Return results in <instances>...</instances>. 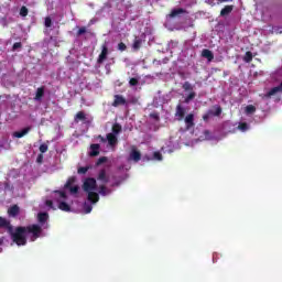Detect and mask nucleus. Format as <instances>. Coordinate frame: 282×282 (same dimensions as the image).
I'll use <instances>...</instances> for the list:
<instances>
[{"label": "nucleus", "mask_w": 282, "mask_h": 282, "mask_svg": "<svg viewBox=\"0 0 282 282\" xmlns=\"http://www.w3.org/2000/svg\"><path fill=\"white\" fill-rule=\"evenodd\" d=\"M245 63H252V52L248 51L243 57Z\"/></svg>", "instance_id": "27"}, {"label": "nucleus", "mask_w": 282, "mask_h": 282, "mask_svg": "<svg viewBox=\"0 0 282 282\" xmlns=\"http://www.w3.org/2000/svg\"><path fill=\"white\" fill-rule=\"evenodd\" d=\"M119 185V183H117V184H113V186H118Z\"/></svg>", "instance_id": "54"}, {"label": "nucleus", "mask_w": 282, "mask_h": 282, "mask_svg": "<svg viewBox=\"0 0 282 282\" xmlns=\"http://www.w3.org/2000/svg\"><path fill=\"white\" fill-rule=\"evenodd\" d=\"M74 182H76L75 177H69L66 182V184L64 185V188L68 189L72 188V186L74 185Z\"/></svg>", "instance_id": "26"}, {"label": "nucleus", "mask_w": 282, "mask_h": 282, "mask_svg": "<svg viewBox=\"0 0 282 282\" xmlns=\"http://www.w3.org/2000/svg\"><path fill=\"white\" fill-rule=\"evenodd\" d=\"M238 129L242 132H246L248 129H250V126H248L246 122H240Z\"/></svg>", "instance_id": "30"}, {"label": "nucleus", "mask_w": 282, "mask_h": 282, "mask_svg": "<svg viewBox=\"0 0 282 282\" xmlns=\"http://www.w3.org/2000/svg\"><path fill=\"white\" fill-rule=\"evenodd\" d=\"M67 191H69L70 195H77L79 187L78 185L70 186Z\"/></svg>", "instance_id": "31"}, {"label": "nucleus", "mask_w": 282, "mask_h": 282, "mask_svg": "<svg viewBox=\"0 0 282 282\" xmlns=\"http://www.w3.org/2000/svg\"><path fill=\"white\" fill-rule=\"evenodd\" d=\"M275 34H282V28L281 26H274L273 28Z\"/></svg>", "instance_id": "49"}, {"label": "nucleus", "mask_w": 282, "mask_h": 282, "mask_svg": "<svg viewBox=\"0 0 282 282\" xmlns=\"http://www.w3.org/2000/svg\"><path fill=\"white\" fill-rule=\"evenodd\" d=\"M87 120V115H85L84 111H78L76 115H75V118H74V122L78 123V122H85Z\"/></svg>", "instance_id": "17"}, {"label": "nucleus", "mask_w": 282, "mask_h": 282, "mask_svg": "<svg viewBox=\"0 0 282 282\" xmlns=\"http://www.w3.org/2000/svg\"><path fill=\"white\" fill-rule=\"evenodd\" d=\"M106 140L108 141L109 147H116V144H118V137L113 133H108Z\"/></svg>", "instance_id": "15"}, {"label": "nucleus", "mask_w": 282, "mask_h": 282, "mask_svg": "<svg viewBox=\"0 0 282 282\" xmlns=\"http://www.w3.org/2000/svg\"><path fill=\"white\" fill-rule=\"evenodd\" d=\"M99 193H100V195H109V193H111V191H109V189H107V186H105V185H100L99 186Z\"/></svg>", "instance_id": "29"}, {"label": "nucleus", "mask_w": 282, "mask_h": 282, "mask_svg": "<svg viewBox=\"0 0 282 282\" xmlns=\"http://www.w3.org/2000/svg\"><path fill=\"white\" fill-rule=\"evenodd\" d=\"M43 96H45V86L39 87L36 89L34 100L36 102H41L43 100Z\"/></svg>", "instance_id": "10"}, {"label": "nucleus", "mask_w": 282, "mask_h": 282, "mask_svg": "<svg viewBox=\"0 0 282 282\" xmlns=\"http://www.w3.org/2000/svg\"><path fill=\"white\" fill-rule=\"evenodd\" d=\"M55 193H56L57 195H59V197H61L62 199H67V194H66L65 192H63V191H55Z\"/></svg>", "instance_id": "44"}, {"label": "nucleus", "mask_w": 282, "mask_h": 282, "mask_svg": "<svg viewBox=\"0 0 282 282\" xmlns=\"http://www.w3.org/2000/svg\"><path fill=\"white\" fill-rule=\"evenodd\" d=\"M117 50H119V52H126L127 44H124V42H120L117 46Z\"/></svg>", "instance_id": "39"}, {"label": "nucleus", "mask_w": 282, "mask_h": 282, "mask_svg": "<svg viewBox=\"0 0 282 282\" xmlns=\"http://www.w3.org/2000/svg\"><path fill=\"white\" fill-rule=\"evenodd\" d=\"M58 208L64 213H69V210H72V206H69V204H67L66 202H59Z\"/></svg>", "instance_id": "21"}, {"label": "nucleus", "mask_w": 282, "mask_h": 282, "mask_svg": "<svg viewBox=\"0 0 282 282\" xmlns=\"http://www.w3.org/2000/svg\"><path fill=\"white\" fill-rule=\"evenodd\" d=\"M150 118H152L153 120H160V113H158V112H152V113H150Z\"/></svg>", "instance_id": "45"}, {"label": "nucleus", "mask_w": 282, "mask_h": 282, "mask_svg": "<svg viewBox=\"0 0 282 282\" xmlns=\"http://www.w3.org/2000/svg\"><path fill=\"white\" fill-rule=\"evenodd\" d=\"M0 246H3V238H0Z\"/></svg>", "instance_id": "53"}, {"label": "nucleus", "mask_w": 282, "mask_h": 282, "mask_svg": "<svg viewBox=\"0 0 282 282\" xmlns=\"http://www.w3.org/2000/svg\"><path fill=\"white\" fill-rule=\"evenodd\" d=\"M139 83H140V80L138 78H135V77H132L129 80L130 87H137V85H139Z\"/></svg>", "instance_id": "33"}, {"label": "nucleus", "mask_w": 282, "mask_h": 282, "mask_svg": "<svg viewBox=\"0 0 282 282\" xmlns=\"http://www.w3.org/2000/svg\"><path fill=\"white\" fill-rule=\"evenodd\" d=\"M182 14H188V11L183 8H175L172 9V11L166 15V19H180Z\"/></svg>", "instance_id": "2"}, {"label": "nucleus", "mask_w": 282, "mask_h": 282, "mask_svg": "<svg viewBox=\"0 0 282 282\" xmlns=\"http://www.w3.org/2000/svg\"><path fill=\"white\" fill-rule=\"evenodd\" d=\"M130 160H133V162H140V160H142V154L140 151L133 149L130 153Z\"/></svg>", "instance_id": "18"}, {"label": "nucleus", "mask_w": 282, "mask_h": 282, "mask_svg": "<svg viewBox=\"0 0 282 282\" xmlns=\"http://www.w3.org/2000/svg\"><path fill=\"white\" fill-rule=\"evenodd\" d=\"M45 205H46L48 208H54V202H52V200H50V199H47V200L45 202Z\"/></svg>", "instance_id": "48"}, {"label": "nucleus", "mask_w": 282, "mask_h": 282, "mask_svg": "<svg viewBox=\"0 0 282 282\" xmlns=\"http://www.w3.org/2000/svg\"><path fill=\"white\" fill-rule=\"evenodd\" d=\"M115 100L112 102V107H120L122 105H127V99L122 97V95H115Z\"/></svg>", "instance_id": "9"}, {"label": "nucleus", "mask_w": 282, "mask_h": 282, "mask_svg": "<svg viewBox=\"0 0 282 282\" xmlns=\"http://www.w3.org/2000/svg\"><path fill=\"white\" fill-rule=\"evenodd\" d=\"M100 199V196L96 192H88V202H91V204H98Z\"/></svg>", "instance_id": "16"}, {"label": "nucleus", "mask_w": 282, "mask_h": 282, "mask_svg": "<svg viewBox=\"0 0 282 282\" xmlns=\"http://www.w3.org/2000/svg\"><path fill=\"white\" fill-rule=\"evenodd\" d=\"M41 232H43V228H41L40 225H29L26 227L19 226L15 228V231L14 227H12V231L9 232V235L13 243H17V246H25V243H28L26 235H31V241H36V239L41 237Z\"/></svg>", "instance_id": "1"}, {"label": "nucleus", "mask_w": 282, "mask_h": 282, "mask_svg": "<svg viewBox=\"0 0 282 282\" xmlns=\"http://www.w3.org/2000/svg\"><path fill=\"white\" fill-rule=\"evenodd\" d=\"M122 132V126L120 123H113L112 126V133L113 135H118V133Z\"/></svg>", "instance_id": "24"}, {"label": "nucleus", "mask_w": 282, "mask_h": 282, "mask_svg": "<svg viewBox=\"0 0 282 282\" xmlns=\"http://www.w3.org/2000/svg\"><path fill=\"white\" fill-rule=\"evenodd\" d=\"M281 93H282V90H281L280 86H275L267 93L265 97L272 98V96H276V94H281Z\"/></svg>", "instance_id": "19"}, {"label": "nucleus", "mask_w": 282, "mask_h": 282, "mask_svg": "<svg viewBox=\"0 0 282 282\" xmlns=\"http://www.w3.org/2000/svg\"><path fill=\"white\" fill-rule=\"evenodd\" d=\"M48 215H47V213H40L39 215H37V221L40 223V224H45V221H47V219H48Z\"/></svg>", "instance_id": "23"}, {"label": "nucleus", "mask_w": 282, "mask_h": 282, "mask_svg": "<svg viewBox=\"0 0 282 282\" xmlns=\"http://www.w3.org/2000/svg\"><path fill=\"white\" fill-rule=\"evenodd\" d=\"M230 1H232V0H218V3H228Z\"/></svg>", "instance_id": "52"}, {"label": "nucleus", "mask_w": 282, "mask_h": 282, "mask_svg": "<svg viewBox=\"0 0 282 282\" xmlns=\"http://www.w3.org/2000/svg\"><path fill=\"white\" fill-rule=\"evenodd\" d=\"M97 138H98V140H100V142H107V139H105V137H102L100 134Z\"/></svg>", "instance_id": "51"}, {"label": "nucleus", "mask_w": 282, "mask_h": 282, "mask_svg": "<svg viewBox=\"0 0 282 282\" xmlns=\"http://www.w3.org/2000/svg\"><path fill=\"white\" fill-rule=\"evenodd\" d=\"M12 223L8 218L0 216V228H4L8 232H12Z\"/></svg>", "instance_id": "8"}, {"label": "nucleus", "mask_w": 282, "mask_h": 282, "mask_svg": "<svg viewBox=\"0 0 282 282\" xmlns=\"http://www.w3.org/2000/svg\"><path fill=\"white\" fill-rule=\"evenodd\" d=\"M89 169H91V166H80L77 169V173L78 175H85L87 174V171H89Z\"/></svg>", "instance_id": "25"}, {"label": "nucleus", "mask_w": 282, "mask_h": 282, "mask_svg": "<svg viewBox=\"0 0 282 282\" xmlns=\"http://www.w3.org/2000/svg\"><path fill=\"white\" fill-rule=\"evenodd\" d=\"M153 158H154V160H158L160 162V161H162V153L154 152Z\"/></svg>", "instance_id": "46"}, {"label": "nucleus", "mask_w": 282, "mask_h": 282, "mask_svg": "<svg viewBox=\"0 0 282 282\" xmlns=\"http://www.w3.org/2000/svg\"><path fill=\"white\" fill-rule=\"evenodd\" d=\"M107 56H109V47L106 44L101 45V53L99 54L97 58L98 65H102L105 63Z\"/></svg>", "instance_id": "4"}, {"label": "nucleus", "mask_w": 282, "mask_h": 282, "mask_svg": "<svg viewBox=\"0 0 282 282\" xmlns=\"http://www.w3.org/2000/svg\"><path fill=\"white\" fill-rule=\"evenodd\" d=\"M213 116H221V107H217L216 111L213 112Z\"/></svg>", "instance_id": "47"}, {"label": "nucleus", "mask_w": 282, "mask_h": 282, "mask_svg": "<svg viewBox=\"0 0 282 282\" xmlns=\"http://www.w3.org/2000/svg\"><path fill=\"white\" fill-rule=\"evenodd\" d=\"M97 180L102 184H109V176L107 175V170L101 169L97 175Z\"/></svg>", "instance_id": "7"}, {"label": "nucleus", "mask_w": 282, "mask_h": 282, "mask_svg": "<svg viewBox=\"0 0 282 282\" xmlns=\"http://www.w3.org/2000/svg\"><path fill=\"white\" fill-rule=\"evenodd\" d=\"M29 12L28 7L23 6L20 9V17H28Z\"/></svg>", "instance_id": "32"}, {"label": "nucleus", "mask_w": 282, "mask_h": 282, "mask_svg": "<svg viewBox=\"0 0 282 282\" xmlns=\"http://www.w3.org/2000/svg\"><path fill=\"white\" fill-rule=\"evenodd\" d=\"M48 145L46 143H42L40 145V152L41 153H47Z\"/></svg>", "instance_id": "41"}, {"label": "nucleus", "mask_w": 282, "mask_h": 282, "mask_svg": "<svg viewBox=\"0 0 282 282\" xmlns=\"http://www.w3.org/2000/svg\"><path fill=\"white\" fill-rule=\"evenodd\" d=\"M89 155H90V158H96V156L100 155V144H98V143L90 144Z\"/></svg>", "instance_id": "11"}, {"label": "nucleus", "mask_w": 282, "mask_h": 282, "mask_svg": "<svg viewBox=\"0 0 282 282\" xmlns=\"http://www.w3.org/2000/svg\"><path fill=\"white\" fill-rule=\"evenodd\" d=\"M45 28H50L52 25V18L46 17L44 20Z\"/></svg>", "instance_id": "43"}, {"label": "nucleus", "mask_w": 282, "mask_h": 282, "mask_svg": "<svg viewBox=\"0 0 282 282\" xmlns=\"http://www.w3.org/2000/svg\"><path fill=\"white\" fill-rule=\"evenodd\" d=\"M184 91H193V85H191L188 82H185L183 84Z\"/></svg>", "instance_id": "34"}, {"label": "nucleus", "mask_w": 282, "mask_h": 282, "mask_svg": "<svg viewBox=\"0 0 282 282\" xmlns=\"http://www.w3.org/2000/svg\"><path fill=\"white\" fill-rule=\"evenodd\" d=\"M93 208H94V207H93L91 205L85 203V205H84V212L86 213V215H89V213H91Z\"/></svg>", "instance_id": "38"}, {"label": "nucleus", "mask_w": 282, "mask_h": 282, "mask_svg": "<svg viewBox=\"0 0 282 282\" xmlns=\"http://www.w3.org/2000/svg\"><path fill=\"white\" fill-rule=\"evenodd\" d=\"M184 116H186V109L183 108L182 104H178L175 110V118H177L178 121H182L184 120Z\"/></svg>", "instance_id": "6"}, {"label": "nucleus", "mask_w": 282, "mask_h": 282, "mask_svg": "<svg viewBox=\"0 0 282 282\" xmlns=\"http://www.w3.org/2000/svg\"><path fill=\"white\" fill-rule=\"evenodd\" d=\"M254 111H257V107H254L253 105H249L246 107V113H254Z\"/></svg>", "instance_id": "35"}, {"label": "nucleus", "mask_w": 282, "mask_h": 282, "mask_svg": "<svg viewBox=\"0 0 282 282\" xmlns=\"http://www.w3.org/2000/svg\"><path fill=\"white\" fill-rule=\"evenodd\" d=\"M234 8V6H225L220 11V17H228V14L232 12Z\"/></svg>", "instance_id": "20"}, {"label": "nucleus", "mask_w": 282, "mask_h": 282, "mask_svg": "<svg viewBox=\"0 0 282 282\" xmlns=\"http://www.w3.org/2000/svg\"><path fill=\"white\" fill-rule=\"evenodd\" d=\"M30 131H32V127H26V128L22 129L21 131H15V132H13V138H23V137L28 135V133H30Z\"/></svg>", "instance_id": "14"}, {"label": "nucleus", "mask_w": 282, "mask_h": 282, "mask_svg": "<svg viewBox=\"0 0 282 282\" xmlns=\"http://www.w3.org/2000/svg\"><path fill=\"white\" fill-rule=\"evenodd\" d=\"M23 47V44L21 42H15L12 46L13 52H17V50H21Z\"/></svg>", "instance_id": "40"}, {"label": "nucleus", "mask_w": 282, "mask_h": 282, "mask_svg": "<svg viewBox=\"0 0 282 282\" xmlns=\"http://www.w3.org/2000/svg\"><path fill=\"white\" fill-rule=\"evenodd\" d=\"M36 162L39 164H41V162H43V154H39L37 159H36Z\"/></svg>", "instance_id": "50"}, {"label": "nucleus", "mask_w": 282, "mask_h": 282, "mask_svg": "<svg viewBox=\"0 0 282 282\" xmlns=\"http://www.w3.org/2000/svg\"><path fill=\"white\" fill-rule=\"evenodd\" d=\"M21 213V208L19 207V205H12L9 209H8V215L9 217H18V215Z\"/></svg>", "instance_id": "13"}, {"label": "nucleus", "mask_w": 282, "mask_h": 282, "mask_svg": "<svg viewBox=\"0 0 282 282\" xmlns=\"http://www.w3.org/2000/svg\"><path fill=\"white\" fill-rule=\"evenodd\" d=\"M213 116V110H209L208 112H206L205 115H203V120L204 122H208V120H210V117Z\"/></svg>", "instance_id": "37"}, {"label": "nucleus", "mask_w": 282, "mask_h": 282, "mask_svg": "<svg viewBox=\"0 0 282 282\" xmlns=\"http://www.w3.org/2000/svg\"><path fill=\"white\" fill-rule=\"evenodd\" d=\"M184 122L186 124V130H191L193 129V127H195V115L193 112L188 113L185 119Z\"/></svg>", "instance_id": "5"}, {"label": "nucleus", "mask_w": 282, "mask_h": 282, "mask_svg": "<svg viewBox=\"0 0 282 282\" xmlns=\"http://www.w3.org/2000/svg\"><path fill=\"white\" fill-rule=\"evenodd\" d=\"M203 58H207L208 63H213L215 59V54H213V51L205 48L202 51Z\"/></svg>", "instance_id": "12"}, {"label": "nucleus", "mask_w": 282, "mask_h": 282, "mask_svg": "<svg viewBox=\"0 0 282 282\" xmlns=\"http://www.w3.org/2000/svg\"><path fill=\"white\" fill-rule=\"evenodd\" d=\"M195 96H197V94L195 91L189 93L187 98H185L184 102H186V105H188V102H191V100H195Z\"/></svg>", "instance_id": "28"}, {"label": "nucleus", "mask_w": 282, "mask_h": 282, "mask_svg": "<svg viewBox=\"0 0 282 282\" xmlns=\"http://www.w3.org/2000/svg\"><path fill=\"white\" fill-rule=\"evenodd\" d=\"M83 189L86 193H89L91 191H96V178L94 177H88L85 180L84 185H83Z\"/></svg>", "instance_id": "3"}, {"label": "nucleus", "mask_w": 282, "mask_h": 282, "mask_svg": "<svg viewBox=\"0 0 282 282\" xmlns=\"http://www.w3.org/2000/svg\"><path fill=\"white\" fill-rule=\"evenodd\" d=\"M108 158L107 156H101L97 160L96 162V166H100V164H105V162H108Z\"/></svg>", "instance_id": "36"}, {"label": "nucleus", "mask_w": 282, "mask_h": 282, "mask_svg": "<svg viewBox=\"0 0 282 282\" xmlns=\"http://www.w3.org/2000/svg\"><path fill=\"white\" fill-rule=\"evenodd\" d=\"M87 33V28L82 26L78 31H77V36H83V34Z\"/></svg>", "instance_id": "42"}, {"label": "nucleus", "mask_w": 282, "mask_h": 282, "mask_svg": "<svg viewBox=\"0 0 282 282\" xmlns=\"http://www.w3.org/2000/svg\"><path fill=\"white\" fill-rule=\"evenodd\" d=\"M142 47V39L135 37L132 44L134 52H138Z\"/></svg>", "instance_id": "22"}]
</instances>
